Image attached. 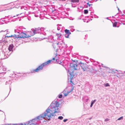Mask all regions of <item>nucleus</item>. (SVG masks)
Masks as SVG:
<instances>
[{"instance_id":"1","label":"nucleus","mask_w":125,"mask_h":125,"mask_svg":"<svg viewBox=\"0 0 125 125\" xmlns=\"http://www.w3.org/2000/svg\"><path fill=\"white\" fill-rule=\"evenodd\" d=\"M59 106L58 102L57 101H53L49 107L51 109L48 108L46 110L45 112L40 115L39 116L29 121L26 123H24V124L21 123L18 124L17 125H35L39 120H41L43 118H46L49 120H50L51 116L54 115V113H58L59 112L58 107Z\"/></svg>"},{"instance_id":"2","label":"nucleus","mask_w":125,"mask_h":125,"mask_svg":"<svg viewBox=\"0 0 125 125\" xmlns=\"http://www.w3.org/2000/svg\"><path fill=\"white\" fill-rule=\"evenodd\" d=\"M52 61V60H49L46 62H44L39 66L37 68L35 69L34 71L35 72H38L40 70H42L43 68V66H45L46 65L50 63Z\"/></svg>"},{"instance_id":"3","label":"nucleus","mask_w":125,"mask_h":125,"mask_svg":"<svg viewBox=\"0 0 125 125\" xmlns=\"http://www.w3.org/2000/svg\"><path fill=\"white\" fill-rule=\"evenodd\" d=\"M73 63L70 64V65L71 68L72 70H76L77 69V66L76 64V61L75 60H73Z\"/></svg>"},{"instance_id":"4","label":"nucleus","mask_w":125,"mask_h":125,"mask_svg":"<svg viewBox=\"0 0 125 125\" xmlns=\"http://www.w3.org/2000/svg\"><path fill=\"white\" fill-rule=\"evenodd\" d=\"M80 64V68L82 69L84 71H86L87 68L86 67V64H84L83 63H82L81 62H79Z\"/></svg>"},{"instance_id":"5","label":"nucleus","mask_w":125,"mask_h":125,"mask_svg":"<svg viewBox=\"0 0 125 125\" xmlns=\"http://www.w3.org/2000/svg\"><path fill=\"white\" fill-rule=\"evenodd\" d=\"M20 34V35L19 36L20 38H27L30 36L29 35L27 36V35L26 33L23 32H21V33Z\"/></svg>"},{"instance_id":"6","label":"nucleus","mask_w":125,"mask_h":125,"mask_svg":"<svg viewBox=\"0 0 125 125\" xmlns=\"http://www.w3.org/2000/svg\"><path fill=\"white\" fill-rule=\"evenodd\" d=\"M73 86L72 85V88L69 91H68L67 92V93H65V91H64L62 93L64 95V96H67L68 94H69V93H70L73 90Z\"/></svg>"},{"instance_id":"7","label":"nucleus","mask_w":125,"mask_h":125,"mask_svg":"<svg viewBox=\"0 0 125 125\" xmlns=\"http://www.w3.org/2000/svg\"><path fill=\"white\" fill-rule=\"evenodd\" d=\"M14 46L12 44L10 45L8 48V49L10 51H11L12 50Z\"/></svg>"},{"instance_id":"8","label":"nucleus","mask_w":125,"mask_h":125,"mask_svg":"<svg viewBox=\"0 0 125 125\" xmlns=\"http://www.w3.org/2000/svg\"><path fill=\"white\" fill-rule=\"evenodd\" d=\"M64 32L65 33V34L70 35L71 34V32L69 30L65 29L64 30Z\"/></svg>"},{"instance_id":"9","label":"nucleus","mask_w":125,"mask_h":125,"mask_svg":"<svg viewBox=\"0 0 125 125\" xmlns=\"http://www.w3.org/2000/svg\"><path fill=\"white\" fill-rule=\"evenodd\" d=\"M43 28L42 27L41 28H35L36 30V31H39V33L40 32V31H43Z\"/></svg>"},{"instance_id":"10","label":"nucleus","mask_w":125,"mask_h":125,"mask_svg":"<svg viewBox=\"0 0 125 125\" xmlns=\"http://www.w3.org/2000/svg\"><path fill=\"white\" fill-rule=\"evenodd\" d=\"M31 30L32 31L33 33V35H32L33 36L35 35V34L39 33V31H37L35 29H32Z\"/></svg>"},{"instance_id":"11","label":"nucleus","mask_w":125,"mask_h":125,"mask_svg":"<svg viewBox=\"0 0 125 125\" xmlns=\"http://www.w3.org/2000/svg\"><path fill=\"white\" fill-rule=\"evenodd\" d=\"M73 72H71V73H70V75L71 76L70 78L71 79L70 82L71 83H72V81L71 80V79L73 78L74 76L73 75Z\"/></svg>"},{"instance_id":"12","label":"nucleus","mask_w":125,"mask_h":125,"mask_svg":"<svg viewBox=\"0 0 125 125\" xmlns=\"http://www.w3.org/2000/svg\"><path fill=\"white\" fill-rule=\"evenodd\" d=\"M14 37L15 38H20V37H20V36H19V34H14Z\"/></svg>"},{"instance_id":"13","label":"nucleus","mask_w":125,"mask_h":125,"mask_svg":"<svg viewBox=\"0 0 125 125\" xmlns=\"http://www.w3.org/2000/svg\"><path fill=\"white\" fill-rule=\"evenodd\" d=\"M71 1L73 2H78L79 1V0H71Z\"/></svg>"},{"instance_id":"14","label":"nucleus","mask_w":125,"mask_h":125,"mask_svg":"<svg viewBox=\"0 0 125 125\" xmlns=\"http://www.w3.org/2000/svg\"><path fill=\"white\" fill-rule=\"evenodd\" d=\"M96 101V99H95L94 100H92L91 102V104H94L95 103V102Z\"/></svg>"},{"instance_id":"15","label":"nucleus","mask_w":125,"mask_h":125,"mask_svg":"<svg viewBox=\"0 0 125 125\" xmlns=\"http://www.w3.org/2000/svg\"><path fill=\"white\" fill-rule=\"evenodd\" d=\"M14 35H11L10 36H6L5 37V38H6V37L9 38V37H14Z\"/></svg>"},{"instance_id":"16","label":"nucleus","mask_w":125,"mask_h":125,"mask_svg":"<svg viewBox=\"0 0 125 125\" xmlns=\"http://www.w3.org/2000/svg\"><path fill=\"white\" fill-rule=\"evenodd\" d=\"M117 24V22H115L113 24V26L114 27H116Z\"/></svg>"},{"instance_id":"17","label":"nucleus","mask_w":125,"mask_h":125,"mask_svg":"<svg viewBox=\"0 0 125 125\" xmlns=\"http://www.w3.org/2000/svg\"><path fill=\"white\" fill-rule=\"evenodd\" d=\"M88 13V11L87 10H84V13L85 14H87Z\"/></svg>"},{"instance_id":"18","label":"nucleus","mask_w":125,"mask_h":125,"mask_svg":"<svg viewBox=\"0 0 125 125\" xmlns=\"http://www.w3.org/2000/svg\"><path fill=\"white\" fill-rule=\"evenodd\" d=\"M17 31H18V30H15V32H17V33L16 34H19V36H20V33L19 32H18Z\"/></svg>"},{"instance_id":"19","label":"nucleus","mask_w":125,"mask_h":125,"mask_svg":"<svg viewBox=\"0 0 125 125\" xmlns=\"http://www.w3.org/2000/svg\"><path fill=\"white\" fill-rule=\"evenodd\" d=\"M56 35L57 36H58V37H59V38L61 36V35L60 33H57L56 34Z\"/></svg>"},{"instance_id":"20","label":"nucleus","mask_w":125,"mask_h":125,"mask_svg":"<svg viewBox=\"0 0 125 125\" xmlns=\"http://www.w3.org/2000/svg\"><path fill=\"white\" fill-rule=\"evenodd\" d=\"M63 117L62 116H59L58 117V119H60V120H62L63 119Z\"/></svg>"},{"instance_id":"21","label":"nucleus","mask_w":125,"mask_h":125,"mask_svg":"<svg viewBox=\"0 0 125 125\" xmlns=\"http://www.w3.org/2000/svg\"><path fill=\"white\" fill-rule=\"evenodd\" d=\"M123 118V116H121V117L117 119V120H121Z\"/></svg>"},{"instance_id":"22","label":"nucleus","mask_w":125,"mask_h":125,"mask_svg":"<svg viewBox=\"0 0 125 125\" xmlns=\"http://www.w3.org/2000/svg\"><path fill=\"white\" fill-rule=\"evenodd\" d=\"M105 86L106 87H107V86H110V85H109V83H107L105 84Z\"/></svg>"},{"instance_id":"23","label":"nucleus","mask_w":125,"mask_h":125,"mask_svg":"<svg viewBox=\"0 0 125 125\" xmlns=\"http://www.w3.org/2000/svg\"><path fill=\"white\" fill-rule=\"evenodd\" d=\"M69 35L65 34V36L66 38H68Z\"/></svg>"},{"instance_id":"24","label":"nucleus","mask_w":125,"mask_h":125,"mask_svg":"<svg viewBox=\"0 0 125 125\" xmlns=\"http://www.w3.org/2000/svg\"><path fill=\"white\" fill-rule=\"evenodd\" d=\"M62 97V95L61 94H60L59 96L58 97L59 98H61Z\"/></svg>"},{"instance_id":"25","label":"nucleus","mask_w":125,"mask_h":125,"mask_svg":"<svg viewBox=\"0 0 125 125\" xmlns=\"http://www.w3.org/2000/svg\"><path fill=\"white\" fill-rule=\"evenodd\" d=\"M87 4L89 7H90L91 5H92V4H89L88 3H87Z\"/></svg>"},{"instance_id":"26","label":"nucleus","mask_w":125,"mask_h":125,"mask_svg":"<svg viewBox=\"0 0 125 125\" xmlns=\"http://www.w3.org/2000/svg\"><path fill=\"white\" fill-rule=\"evenodd\" d=\"M109 120V119L108 118H106L104 120V121L106 122L107 121H108Z\"/></svg>"},{"instance_id":"27","label":"nucleus","mask_w":125,"mask_h":125,"mask_svg":"<svg viewBox=\"0 0 125 125\" xmlns=\"http://www.w3.org/2000/svg\"><path fill=\"white\" fill-rule=\"evenodd\" d=\"M68 119H64L63 120V121L64 122H65L66 121H67V120Z\"/></svg>"},{"instance_id":"28","label":"nucleus","mask_w":125,"mask_h":125,"mask_svg":"<svg viewBox=\"0 0 125 125\" xmlns=\"http://www.w3.org/2000/svg\"><path fill=\"white\" fill-rule=\"evenodd\" d=\"M57 29L58 30H60V28L59 27H58L57 28Z\"/></svg>"},{"instance_id":"29","label":"nucleus","mask_w":125,"mask_h":125,"mask_svg":"<svg viewBox=\"0 0 125 125\" xmlns=\"http://www.w3.org/2000/svg\"><path fill=\"white\" fill-rule=\"evenodd\" d=\"M5 43H8V41H5V42H4Z\"/></svg>"},{"instance_id":"30","label":"nucleus","mask_w":125,"mask_h":125,"mask_svg":"<svg viewBox=\"0 0 125 125\" xmlns=\"http://www.w3.org/2000/svg\"><path fill=\"white\" fill-rule=\"evenodd\" d=\"M93 104H91V105H90V107H92V106H93Z\"/></svg>"},{"instance_id":"31","label":"nucleus","mask_w":125,"mask_h":125,"mask_svg":"<svg viewBox=\"0 0 125 125\" xmlns=\"http://www.w3.org/2000/svg\"><path fill=\"white\" fill-rule=\"evenodd\" d=\"M5 125H10V124H5Z\"/></svg>"},{"instance_id":"32","label":"nucleus","mask_w":125,"mask_h":125,"mask_svg":"<svg viewBox=\"0 0 125 125\" xmlns=\"http://www.w3.org/2000/svg\"><path fill=\"white\" fill-rule=\"evenodd\" d=\"M18 124H13V125H17Z\"/></svg>"},{"instance_id":"33","label":"nucleus","mask_w":125,"mask_h":125,"mask_svg":"<svg viewBox=\"0 0 125 125\" xmlns=\"http://www.w3.org/2000/svg\"><path fill=\"white\" fill-rule=\"evenodd\" d=\"M118 10L119 11H120V10L119 9V8H118Z\"/></svg>"},{"instance_id":"34","label":"nucleus","mask_w":125,"mask_h":125,"mask_svg":"<svg viewBox=\"0 0 125 125\" xmlns=\"http://www.w3.org/2000/svg\"><path fill=\"white\" fill-rule=\"evenodd\" d=\"M53 60H54L55 59V58H53L52 59Z\"/></svg>"},{"instance_id":"35","label":"nucleus","mask_w":125,"mask_h":125,"mask_svg":"<svg viewBox=\"0 0 125 125\" xmlns=\"http://www.w3.org/2000/svg\"><path fill=\"white\" fill-rule=\"evenodd\" d=\"M8 83V82H6V84H7V83Z\"/></svg>"},{"instance_id":"36","label":"nucleus","mask_w":125,"mask_h":125,"mask_svg":"<svg viewBox=\"0 0 125 125\" xmlns=\"http://www.w3.org/2000/svg\"><path fill=\"white\" fill-rule=\"evenodd\" d=\"M107 19V20H109V19H108V17H107L106 18Z\"/></svg>"},{"instance_id":"37","label":"nucleus","mask_w":125,"mask_h":125,"mask_svg":"<svg viewBox=\"0 0 125 125\" xmlns=\"http://www.w3.org/2000/svg\"><path fill=\"white\" fill-rule=\"evenodd\" d=\"M19 15V14H17V15H16V16H18V15Z\"/></svg>"},{"instance_id":"38","label":"nucleus","mask_w":125,"mask_h":125,"mask_svg":"<svg viewBox=\"0 0 125 125\" xmlns=\"http://www.w3.org/2000/svg\"><path fill=\"white\" fill-rule=\"evenodd\" d=\"M15 16H14L12 17H15Z\"/></svg>"},{"instance_id":"39","label":"nucleus","mask_w":125,"mask_h":125,"mask_svg":"<svg viewBox=\"0 0 125 125\" xmlns=\"http://www.w3.org/2000/svg\"><path fill=\"white\" fill-rule=\"evenodd\" d=\"M62 63V62H61L60 63H59V64H60L61 63Z\"/></svg>"},{"instance_id":"40","label":"nucleus","mask_w":125,"mask_h":125,"mask_svg":"<svg viewBox=\"0 0 125 125\" xmlns=\"http://www.w3.org/2000/svg\"><path fill=\"white\" fill-rule=\"evenodd\" d=\"M10 90H11V88H10Z\"/></svg>"},{"instance_id":"41","label":"nucleus","mask_w":125,"mask_h":125,"mask_svg":"<svg viewBox=\"0 0 125 125\" xmlns=\"http://www.w3.org/2000/svg\"><path fill=\"white\" fill-rule=\"evenodd\" d=\"M2 31H1V32H2Z\"/></svg>"},{"instance_id":"42","label":"nucleus","mask_w":125,"mask_h":125,"mask_svg":"<svg viewBox=\"0 0 125 125\" xmlns=\"http://www.w3.org/2000/svg\"><path fill=\"white\" fill-rule=\"evenodd\" d=\"M88 21H87V22H88Z\"/></svg>"},{"instance_id":"43","label":"nucleus","mask_w":125,"mask_h":125,"mask_svg":"<svg viewBox=\"0 0 125 125\" xmlns=\"http://www.w3.org/2000/svg\"><path fill=\"white\" fill-rule=\"evenodd\" d=\"M124 73H125V71L124 72Z\"/></svg>"},{"instance_id":"44","label":"nucleus","mask_w":125,"mask_h":125,"mask_svg":"<svg viewBox=\"0 0 125 125\" xmlns=\"http://www.w3.org/2000/svg\"><path fill=\"white\" fill-rule=\"evenodd\" d=\"M116 71H117V70H115Z\"/></svg>"},{"instance_id":"45","label":"nucleus","mask_w":125,"mask_h":125,"mask_svg":"<svg viewBox=\"0 0 125 125\" xmlns=\"http://www.w3.org/2000/svg\"><path fill=\"white\" fill-rule=\"evenodd\" d=\"M1 111L0 110V111Z\"/></svg>"}]
</instances>
